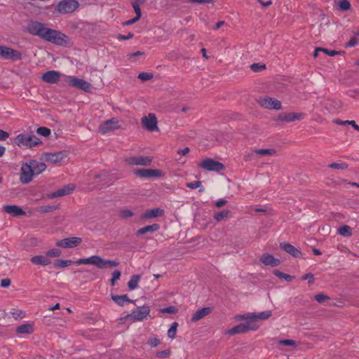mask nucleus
Masks as SVG:
<instances>
[{"mask_svg":"<svg viewBox=\"0 0 359 359\" xmlns=\"http://www.w3.org/2000/svg\"><path fill=\"white\" fill-rule=\"evenodd\" d=\"M69 84L72 86L76 87L79 89L83 90L86 92H90L91 85L86 81L76 78V77H70L69 79Z\"/></svg>","mask_w":359,"mask_h":359,"instance_id":"dca6fc26","label":"nucleus"},{"mask_svg":"<svg viewBox=\"0 0 359 359\" xmlns=\"http://www.w3.org/2000/svg\"><path fill=\"white\" fill-rule=\"evenodd\" d=\"M61 255V250L59 249H52L46 252V256H47L50 259L51 257H57Z\"/></svg>","mask_w":359,"mask_h":359,"instance_id":"a19ab883","label":"nucleus"},{"mask_svg":"<svg viewBox=\"0 0 359 359\" xmlns=\"http://www.w3.org/2000/svg\"><path fill=\"white\" fill-rule=\"evenodd\" d=\"M22 313L23 312L22 310H13V311L11 312V314L15 319L22 318Z\"/></svg>","mask_w":359,"mask_h":359,"instance_id":"6e6d98bb","label":"nucleus"},{"mask_svg":"<svg viewBox=\"0 0 359 359\" xmlns=\"http://www.w3.org/2000/svg\"><path fill=\"white\" fill-rule=\"evenodd\" d=\"M36 133L43 137H48L50 135V130L46 127H39L36 130Z\"/></svg>","mask_w":359,"mask_h":359,"instance_id":"79ce46f5","label":"nucleus"},{"mask_svg":"<svg viewBox=\"0 0 359 359\" xmlns=\"http://www.w3.org/2000/svg\"><path fill=\"white\" fill-rule=\"evenodd\" d=\"M126 162L131 165L148 166L152 162V158L149 156H135L126 159Z\"/></svg>","mask_w":359,"mask_h":359,"instance_id":"ddd939ff","label":"nucleus"},{"mask_svg":"<svg viewBox=\"0 0 359 359\" xmlns=\"http://www.w3.org/2000/svg\"><path fill=\"white\" fill-rule=\"evenodd\" d=\"M81 264H91L96 267L103 269H111L119 265V262L114 260L104 259L97 255H93L88 258L79 259L75 262L72 260L56 259L53 263L55 268H66L71 266H79Z\"/></svg>","mask_w":359,"mask_h":359,"instance_id":"f257e3e1","label":"nucleus"},{"mask_svg":"<svg viewBox=\"0 0 359 359\" xmlns=\"http://www.w3.org/2000/svg\"><path fill=\"white\" fill-rule=\"evenodd\" d=\"M134 174L141 178L149 179L161 177L163 176V172L158 169L141 168L135 170Z\"/></svg>","mask_w":359,"mask_h":359,"instance_id":"6e6552de","label":"nucleus"},{"mask_svg":"<svg viewBox=\"0 0 359 359\" xmlns=\"http://www.w3.org/2000/svg\"><path fill=\"white\" fill-rule=\"evenodd\" d=\"M187 1L189 2L197 3V4H212L214 2V0H187Z\"/></svg>","mask_w":359,"mask_h":359,"instance_id":"bf43d9fd","label":"nucleus"},{"mask_svg":"<svg viewBox=\"0 0 359 359\" xmlns=\"http://www.w3.org/2000/svg\"><path fill=\"white\" fill-rule=\"evenodd\" d=\"M304 118L302 113H282L278 116V120L281 121L292 122L295 120H301Z\"/></svg>","mask_w":359,"mask_h":359,"instance_id":"393cba45","label":"nucleus"},{"mask_svg":"<svg viewBox=\"0 0 359 359\" xmlns=\"http://www.w3.org/2000/svg\"><path fill=\"white\" fill-rule=\"evenodd\" d=\"M119 128L118 121L116 118H111L104 121L99 126V132L102 134H106L110 131Z\"/></svg>","mask_w":359,"mask_h":359,"instance_id":"4468645a","label":"nucleus"},{"mask_svg":"<svg viewBox=\"0 0 359 359\" xmlns=\"http://www.w3.org/2000/svg\"><path fill=\"white\" fill-rule=\"evenodd\" d=\"M177 308L173 306H170L167 308L161 309V313H177Z\"/></svg>","mask_w":359,"mask_h":359,"instance_id":"de8ad7c7","label":"nucleus"},{"mask_svg":"<svg viewBox=\"0 0 359 359\" xmlns=\"http://www.w3.org/2000/svg\"><path fill=\"white\" fill-rule=\"evenodd\" d=\"M112 299L119 306H123L126 303L132 302L126 294L112 296Z\"/></svg>","mask_w":359,"mask_h":359,"instance_id":"7c9ffc66","label":"nucleus"},{"mask_svg":"<svg viewBox=\"0 0 359 359\" xmlns=\"http://www.w3.org/2000/svg\"><path fill=\"white\" fill-rule=\"evenodd\" d=\"M358 44L357 39L355 36L352 37L346 43V47H353Z\"/></svg>","mask_w":359,"mask_h":359,"instance_id":"052dcab7","label":"nucleus"},{"mask_svg":"<svg viewBox=\"0 0 359 359\" xmlns=\"http://www.w3.org/2000/svg\"><path fill=\"white\" fill-rule=\"evenodd\" d=\"M3 210L13 217H19L25 215V212L20 207L15 205H4Z\"/></svg>","mask_w":359,"mask_h":359,"instance_id":"b1692460","label":"nucleus"},{"mask_svg":"<svg viewBox=\"0 0 359 359\" xmlns=\"http://www.w3.org/2000/svg\"><path fill=\"white\" fill-rule=\"evenodd\" d=\"M160 229V226L158 224H153L151 225L146 226L137 230V235H142L148 232H154Z\"/></svg>","mask_w":359,"mask_h":359,"instance_id":"c756f323","label":"nucleus"},{"mask_svg":"<svg viewBox=\"0 0 359 359\" xmlns=\"http://www.w3.org/2000/svg\"><path fill=\"white\" fill-rule=\"evenodd\" d=\"M230 210H223L222 211L218 212L215 214L214 219L217 222H221L229 217L230 215Z\"/></svg>","mask_w":359,"mask_h":359,"instance_id":"473e14b6","label":"nucleus"},{"mask_svg":"<svg viewBox=\"0 0 359 359\" xmlns=\"http://www.w3.org/2000/svg\"><path fill=\"white\" fill-rule=\"evenodd\" d=\"M34 329L31 324L22 325L17 327L16 332L19 334H30Z\"/></svg>","mask_w":359,"mask_h":359,"instance_id":"2f4dec72","label":"nucleus"},{"mask_svg":"<svg viewBox=\"0 0 359 359\" xmlns=\"http://www.w3.org/2000/svg\"><path fill=\"white\" fill-rule=\"evenodd\" d=\"M79 4L75 0H63L57 5L56 10L62 14L71 13L76 10Z\"/></svg>","mask_w":359,"mask_h":359,"instance_id":"1a4fd4ad","label":"nucleus"},{"mask_svg":"<svg viewBox=\"0 0 359 359\" xmlns=\"http://www.w3.org/2000/svg\"><path fill=\"white\" fill-rule=\"evenodd\" d=\"M274 275L280 279H285L287 282H291L294 276L281 272L280 271H273Z\"/></svg>","mask_w":359,"mask_h":359,"instance_id":"f704fd0d","label":"nucleus"},{"mask_svg":"<svg viewBox=\"0 0 359 359\" xmlns=\"http://www.w3.org/2000/svg\"><path fill=\"white\" fill-rule=\"evenodd\" d=\"M15 143L22 149H27L39 145L42 142L35 135L20 134L15 138Z\"/></svg>","mask_w":359,"mask_h":359,"instance_id":"7ed1b4c3","label":"nucleus"},{"mask_svg":"<svg viewBox=\"0 0 359 359\" xmlns=\"http://www.w3.org/2000/svg\"><path fill=\"white\" fill-rule=\"evenodd\" d=\"M11 285V280L9 278H4L1 280V286L2 287H7Z\"/></svg>","mask_w":359,"mask_h":359,"instance_id":"e2e57ef3","label":"nucleus"},{"mask_svg":"<svg viewBox=\"0 0 359 359\" xmlns=\"http://www.w3.org/2000/svg\"><path fill=\"white\" fill-rule=\"evenodd\" d=\"M34 175L30 161L29 163H23L21 166V175L20 180L24 184H28L32 180V177Z\"/></svg>","mask_w":359,"mask_h":359,"instance_id":"9b49d317","label":"nucleus"},{"mask_svg":"<svg viewBox=\"0 0 359 359\" xmlns=\"http://www.w3.org/2000/svg\"><path fill=\"white\" fill-rule=\"evenodd\" d=\"M227 203H228V201L226 200L221 198V199L215 202V205L217 208H222V207L224 206L225 205H226Z\"/></svg>","mask_w":359,"mask_h":359,"instance_id":"13d9d810","label":"nucleus"},{"mask_svg":"<svg viewBox=\"0 0 359 359\" xmlns=\"http://www.w3.org/2000/svg\"><path fill=\"white\" fill-rule=\"evenodd\" d=\"M260 261L266 266H270L271 267L278 266L280 264L279 259H276L269 254H263L260 257Z\"/></svg>","mask_w":359,"mask_h":359,"instance_id":"a878e982","label":"nucleus"},{"mask_svg":"<svg viewBox=\"0 0 359 359\" xmlns=\"http://www.w3.org/2000/svg\"><path fill=\"white\" fill-rule=\"evenodd\" d=\"M120 276H121V273L119 271H115L113 273H112V278L111 279V285H115V283L117 280H118L120 278Z\"/></svg>","mask_w":359,"mask_h":359,"instance_id":"8fccbe9b","label":"nucleus"},{"mask_svg":"<svg viewBox=\"0 0 359 359\" xmlns=\"http://www.w3.org/2000/svg\"><path fill=\"white\" fill-rule=\"evenodd\" d=\"M29 161L32 165L34 175H39L46 168V164L43 162H38L35 160H31Z\"/></svg>","mask_w":359,"mask_h":359,"instance_id":"c85d7f7f","label":"nucleus"},{"mask_svg":"<svg viewBox=\"0 0 359 359\" xmlns=\"http://www.w3.org/2000/svg\"><path fill=\"white\" fill-rule=\"evenodd\" d=\"M200 166L209 171L219 172L224 169V165L222 163L212 158H206L200 164Z\"/></svg>","mask_w":359,"mask_h":359,"instance_id":"f8f14e48","label":"nucleus"},{"mask_svg":"<svg viewBox=\"0 0 359 359\" xmlns=\"http://www.w3.org/2000/svg\"><path fill=\"white\" fill-rule=\"evenodd\" d=\"M133 37V33H128V35H119L118 36V39H122V40H128V39H130L131 38Z\"/></svg>","mask_w":359,"mask_h":359,"instance_id":"338daca9","label":"nucleus"},{"mask_svg":"<svg viewBox=\"0 0 359 359\" xmlns=\"http://www.w3.org/2000/svg\"><path fill=\"white\" fill-rule=\"evenodd\" d=\"M351 228L348 225H344L337 230L338 233L345 237L351 236Z\"/></svg>","mask_w":359,"mask_h":359,"instance_id":"c9c22d12","label":"nucleus"},{"mask_svg":"<svg viewBox=\"0 0 359 359\" xmlns=\"http://www.w3.org/2000/svg\"><path fill=\"white\" fill-rule=\"evenodd\" d=\"M190 151V149L189 147H185L182 149L177 150V154L181 156H185Z\"/></svg>","mask_w":359,"mask_h":359,"instance_id":"69168bd1","label":"nucleus"},{"mask_svg":"<svg viewBox=\"0 0 359 359\" xmlns=\"http://www.w3.org/2000/svg\"><path fill=\"white\" fill-rule=\"evenodd\" d=\"M279 344L280 345H284V346H296L297 345L296 341H294V340H292V339H284V340H280L279 341Z\"/></svg>","mask_w":359,"mask_h":359,"instance_id":"09e8293b","label":"nucleus"},{"mask_svg":"<svg viewBox=\"0 0 359 359\" xmlns=\"http://www.w3.org/2000/svg\"><path fill=\"white\" fill-rule=\"evenodd\" d=\"M250 69L255 72H259L266 69L265 65L260 63H253L250 65Z\"/></svg>","mask_w":359,"mask_h":359,"instance_id":"c03bdc74","label":"nucleus"},{"mask_svg":"<svg viewBox=\"0 0 359 359\" xmlns=\"http://www.w3.org/2000/svg\"><path fill=\"white\" fill-rule=\"evenodd\" d=\"M159 344V340L154 338V339H151L149 341V344L151 346H153V347H155L158 344Z\"/></svg>","mask_w":359,"mask_h":359,"instance_id":"774afa93","label":"nucleus"},{"mask_svg":"<svg viewBox=\"0 0 359 359\" xmlns=\"http://www.w3.org/2000/svg\"><path fill=\"white\" fill-rule=\"evenodd\" d=\"M187 187L190 189H196L201 187V182L199 180L194 181L193 182H189L187 184Z\"/></svg>","mask_w":359,"mask_h":359,"instance_id":"603ef678","label":"nucleus"},{"mask_svg":"<svg viewBox=\"0 0 359 359\" xmlns=\"http://www.w3.org/2000/svg\"><path fill=\"white\" fill-rule=\"evenodd\" d=\"M140 279V276L139 275H134L131 277L129 280L128 285L130 290H135L137 287L138 282Z\"/></svg>","mask_w":359,"mask_h":359,"instance_id":"72a5a7b5","label":"nucleus"},{"mask_svg":"<svg viewBox=\"0 0 359 359\" xmlns=\"http://www.w3.org/2000/svg\"><path fill=\"white\" fill-rule=\"evenodd\" d=\"M9 137L8 133L0 129V140L4 141Z\"/></svg>","mask_w":359,"mask_h":359,"instance_id":"680f3d73","label":"nucleus"},{"mask_svg":"<svg viewBox=\"0 0 359 359\" xmlns=\"http://www.w3.org/2000/svg\"><path fill=\"white\" fill-rule=\"evenodd\" d=\"M314 298L318 303H323L325 300L330 299V297L323 293L316 294Z\"/></svg>","mask_w":359,"mask_h":359,"instance_id":"49530a36","label":"nucleus"},{"mask_svg":"<svg viewBox=\"0 0 359 359\" xmlns=\"http://www.w3.org/2000/svg\"><path fill=\"white\" fill-rule=\"evenodd\" d=\"M61 73L57 71L51 70L45 72L41 79L48 83H56L60 79Z\"/></svg>","mask_w":359,"mask_h":359,"instance_id":"6ab92c4d","label":"nucleus"},{"mask_svg":"<svg viewBox=\"0 0 359 359\" xmlns=\"http://www.w3.org/2000/svg\"><path fill=\"white\" fill-rule=\"evenodd\" d=\"M142 124L149 131L158 130L156 117L154 114H149L148 116H144Z\"/></svg>","mask_w":359,"mask_h":359,"instance_id":"f3484780","label":"nucleus"},{"mask_svg":"<svg viewBox=\"0 0 359 359\" xmlns=\"http://www.w3.org/2000/svg\"><path fill=\"white\" fill-rule=\"evenodd\" d=\"M47 28L43 23L37 21H30L27 25V31L29 34L37 36L42 39Z\"/></svg>","mask_w":359,"mask_h":359,"instance_id":"423d86ee","label":"nucleus"},{"mask_svg":"<svg viewBox=\"0 0 359 359\" xmlns=\"http://www.w3.org/2000/svg\"><path fill=\"white\" fill-rule=\"evenodd\" d=\"M144 3H138L137 1H133L131 3L132 7L133 8L134 11L136 14V16H137V18H141V16H142L140 5H142Z\"/></svg>","mask_w":359,"mask_h":359,"instance_id":"58836bf2","label":"nucleus"},{"mask_svg":"<svg viewBox=\"0 0 359 359\" xmlns=\"http://www.w3.org/2000/svg\"><path fill=\"white\" fill-rule=\"evenodd\" d=\"M348 167L346 163H332L328 165V168L332 169L345 170Z\"/></svg>","mask_w":359,"mask_h":359,"instance_id":"ea45409f","label":"nucleus"},{"mask_svg":"<svg viewBox=\"0 0 359 359\" xmlns=\"http://www.w3.org/2000/svg\"><path fill=\"white\" fill-rule=\"evenodd\" d=\"M280 247L283 250L295 258H299L302 256L301 251L290 243H280Z\"/></svg>","mask_w":359,"mask_h":359,"instance_id":"4be33fe9","label":"nucleus"},{"mask_svg":"<svg viewBox=\"0 0 359 359\" xmlns=\"http://www.w3.org/2000/svg\"><path fill=\"white\" fill-rule=\"evenodd\" d=\"M75 186L73 184H69L65 186L63 188L53 192L49 195L50 198H55L64 196L69 195L74 189Z\"/></svg>","mask_w":359,"mask_h":359,"instance_id":"412c9836","label":"nucleus"},{"mask_svg":"<svg viewBox=\"0 0 359 359\" xmlns=\"http://www.w3.org/2000/svg\"><path fill=\"white\" fill-rule=\"evenodd\" d=\"M177 326L178 323L177 322L172 323L171 327L168 331V337L169 338L174 339L175 337Z\"/></svg>","mask_w":359,"mask_h":359,"instance_id":"e433bc0d","label":"nucleus"},{"mask_svg":"<svg viewBox=\"0 0 359 359\" xmlns=\"http://www.w3.org/2000/svg\"><path fill=\"white\" fill-rule=\"evenodd\" d=\"M170 350H164V351H158L156 353V356L158 358H168V357L170 356Z\"/></svg>","mask_w":359,"mask_h":359,"instance_id":"3c124183","label":"nucleus"},{"mask_svg":"<svg viewBox=\"0 0 359 359\" xmlns=\"http://www.w3.org/2000/svg\"><path fill=\"white\" fill-rule=\"evenodd\" d=\"M258 103L262 107L267 109H276L279 110L282 108L281 102L276 98L265 97L260 98Z\"/></svg>","mask_w":359,"mask_h":359,"instance_id":"9d476101","label":"nucleus"},{"mask_svg":"<svg viewBox=\"0 0 359 359\" xmlns=\"http://www.w3.org/2000/svg\"><path fill=\"white\" fill-rule=\"evenodd\" d=\"M344 124L351 125L353 128L359 131V126L355 123L354 121H344Z\"/></svg>","mask_w":359,"mask_h":359,"instance_id":"0e129e2a","label":"nucleus"},{"mask_svg":"<svg viewBox=\"0 0 359 359\" xmlns=\"http://www.w3.org/2000/svg\"><path fill=\"white\" fill-rule=\"evenodd\" d=\"M43 40L48 41L57 46L69 47L71 45L68 36L61 32L50 28H47L44 32Z\"/></svg>","mask_w":359,"mask_h":359,"instance_id":"f03ea898","label":"nucleus"},{"mask_svg":"<svg viewBox=\"0 0 359 359\" xmlns=\"http://www.w3.org/2000/svg\"><path fill=\"white\" fill-rule=\"evenodd\" d=\"M66 157L63 151H58L55 153H46L44 154V159L53 163H60Z\"/></svg>","mask_w":359,"mask_h":359,"instance_id":"aec40b11","label":"nucleus"},{"mask_svg":"<svg viewBox=\"0 0 359 359\" xmlns=\"http://www.w3.org/2000/svg\"><path fill=\"white\" fill-rule=\"evenodd\" d=\"M154 77L153 74L148 72H141L139 74L137 78L142 80V81H146L151 79Z\"/></svg>","mask_w":359,"mask_h":359,"instance_id":"a18cd8bd","label":"nucleus"},{"mask_svg":"<svg viewBox=\"0 0 359 359\" xmlns=\"http://www.w3.org/2000/svg\"><path fill=\"white\" fill-rule=\"evenodd\" d=\"M150 309L149 306L138 307L130 314V317L135 320H142L149 316Z\"/></svg>","mask_w":359,"mask_h":359,"instance_id":"a211bd4d","label":"nucleus"},{"mask_svg":"<svg viewBox=\"0 0 359 359\" xmlns=\"http://www.w3.org/2000/svg\"><path fill=\"white\" fill-rule=\"evenodd\" d=\"M246 321L247 322L245 323H241L229 330L226 332V334L229 335H234L237 334L245 333L250 330L255 331L259 328L258 325L251 323L250 320Z\"/></svg>","mask_w":359,"mask_h":359,"instance_id":"39448f33","label":"nucleus"},{"mask_svg":"<svg viewBox=\"0 0 359 359\" xmlns=\"http://www.w3.org/2000/svg\"><path fill=\"white\" fill-rule=\"evenodd\" d=\"M0 57L5 60H11L13 61H18L22 59V53L11 48L0 46Z\"/></svg>","mask_w":359,"mask_h":359,"instance_id":"0eeeda50","label":"nucleus"},{"mask_svg":"<svg viewBox=\"0 0 359 359\" xmlns=\"http://www.w3.org/2000/svg\"><path fill=\"white\" fill-rule=\"evenodd\" d=\"M82 240L79 237H70L64 238L56 242V245L58 247L67 248H74L81 243Z\"/></svg>","mask_w":359,"mask_h":359,"instance_id":"2eb2a0df","label":"nucleus"},{"mask_svg":"<svg viewBox=\"0 0 359 359\" xmlns=\"http://www.w3.org/2000/svg\"><path fill=\"white\" fill-rule=\"evenodd\" d=\"M164 215V210L160 208H156L150 210H147L142 215V219H150L161 217Z\"/></svg>","mask_w":359,"mask_h":359,"instance_id":"bb28decb","label":"nucleus"},{"mask_svg":"<svg viewBox=\"0 0 359 359\" xmlns=\"http://www.w3.org/2000/svg\"><path fill=\"white\" fill-rule=\"evenodd\" d=\"M272 315L271 311H265L259 313H248L242 315H236L234 318L236 320H250L251 323L257 324L258 320L269 318Z\"/></svg>","mask_w":359,"mask_h":359,"instance_id":"20e7f679","label":"nucleus"},{"mask_svg":"<svg viewBox=\"0 0 359 359\" xmlns=\"http://www.w3.org/2000/svg\"><path fill=\"white\" fill-rule=\"evenodd\" d=\"M322 52H323V53H326L327 55L332 56V57L340 54V52H339V51L334 50H329V49L324 48H323Z\"/></svg>","mask_w":359,"mask_h":359,"instance_id":"5fc2aeb1","label":"nucleus"},{"mask_svg":"<svg viewBox=\"0 0 359 359\" xmlns=\"http://www.w3.org/2000/svg\"><path fill=\"white\" fill-rule=\"evenodd\" d=\"M30 262L36 266L45 267L51 264V260L44 255H36L30 259Z\"/></svg>","mask_w":359,"mask_h":359,"instance_id":"5701e85b","label":"nucleus"},{"mask_svg":"<svg viewBox=\"0 0 359 359\" xmlns=\"http://www.w3.org/2000/svg\"><path fill=\"white\" fill-rule=\"evenodd\" d=\"M211 312V309L210 307H205L203 309H201L196 311L195 313L192 316L191 321L192 322H196L206 316H208Z\"/></svg>","mask_w":359,"mask_h":359,"instance_id":"cd10ccee","label":"nucleus"},{"mask_svg":"<svg viewBox=\"0 0 359 359\" xmlns=\"http://www.w3.org/2000/svg\"><path fill=\"white\" fill-rule=\"evenodd\" d=\"M133 215V212L130 210H123L121 211V217L126 219Z\"/></svg>","mask_w":359,"mask_h":359,"instance_id":"864d4df0","label":"nucleus"},{"mask_svg":"<svg viewBox=\"0 0 359 359\" xmlns=\"http://www.w3.org/2000/svg\"><path fill=\"white\" fill-rule=\"evenodd\" d=\"M140 19V18H137V16H135V18H133V19H130L129 20H127L126 22H124L123 23V25L124 26H128V25H133L135 24V22H137Z\"/></svg>","mask_w":359,"mask_h":359,"instance_id":"4d7b16f0","label":"nucleus"},{"mask_svg":"<svg viewBox=\"0 0 359 359\" xmlns=\"http://www.w3.org/2000/svg\"><path fill=\"white\" fill-rule=\"evenodd\" d=\"M340 10L346 11L351 8V4L348 0H341L339 3Z\"/></svg>","mask_w":359,"mask_h":359,"instance_id":"37998d69","label":"nucleus"},{"mask_svg":"<svg viewBox=\"0 0 359 359\" xmlns=\"http://www.w3.org/2000/svg\"><path fill=\"white\" fill-rule=\"evenodd\" d=\"M255 153L259 155L264 156L269 155L272 156L276 153V151L272 149H259L255 150Z\"/></svg>","mask_w":359,"mask_h":359,"instance_id":"4c0bfd02","label":"nucleus"}]
</instances>
